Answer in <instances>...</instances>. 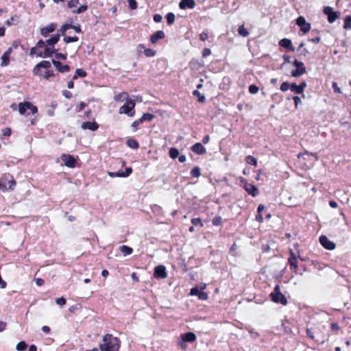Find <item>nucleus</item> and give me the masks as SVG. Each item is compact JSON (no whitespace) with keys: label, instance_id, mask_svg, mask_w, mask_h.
I'll return each mask as SVG.
<instances>
[{"label":"nucleus","instance_id":"obj_1","mask_svg":"<svg viewBox=\"0 0 351 351\" xmlns=\"http://www.w3.org/2000/svg\"><path fill=\"white\" fill-rule=\"evenodd\" d=\"M121 341L110 334H107L103 337V342L100 343L99 348L101 351H119Z\"/></svg>","mask_w":351,"mask_h":351},{"label":"nucleus","instance_id":"obj_2","mask_svg":"<svg viewBox=\"0 0 351 351\" xmlns=\"http://www.w3.org/2000/svg\"><path fill=\"white\" fill-rule=\"evenodd\" d=\"M271 300L275 303H280L282 305L287 304V300L285 295L280 291V287L279 285H276L273 292L270 293Z\"/></svg>","mask_w":351,"mask_h":351},{"label":"nucleus","instance_id":"obj_3","mask_svg":"<svg viewBox=\"0 0 351 351\" xmlns=\"http://www.w3.org/2000/svg\"><path fill=\"white\" fill-rule=\"evenodd\" d=\"M134 107L135 102L134 100H127V101H125V103L121 107H120L119 112V114H125L130 117H132L135 114Z\"/></svg>","mask_w":351,"mask_h":351},{"label":"nucleus","instance_id":"obj_4","mask_svg":"<svg viewBox=\"0 0 351 351\" xmlns=\"http://www.w3.org/2000/svg\"><path fill=\"white\" fill-rule=\"evenodd\" d=\"M206 287V283H200L191 289L190 295L197 296L201 300H206L208 299V294L204 291Z\"/></svg>","mask_w":351,"mask_h":351},{"label":"nucleus","instance_id":"obj_5","mask_svg":"<svg viewBox=\"0 0 351 351\" xmlns=\"http://www.w3.org/2000/svg\"><path fill=\"white\" fill-rule=\"evenodd\" d=\"M53 54V51L51 47H46L43 50L38 49L36 47H34L31 49L29 55L32 58L34 57H40L45 58L48 56H51Z\"/></svg>","mask_w":351,"mask_h":351},{"label":"nucleus","instance_id":"obj_6","mask_svg":"<svg viewBox=\"0 0 351 351\" xmlns=\"http://www.w3.org/2000/svg\"><path fill=\"white\" fill-rule=\"evenodd\" d=\"M49 67H34L33 73L35 75H38L40 77L49 80L50 77L53 76V71L49 70Z\"/></svg>","mask_w":351,"mask_h":351},{"label":"nucleus","instance_id":"obj_7","mask_svg":"<svg viewBox=\"0 0 351 351\" xmlns=\"http://www.w3.org/2000/svg\"><path fill=\"white\" fill-rule=\"evenodd\" d=\"M18 110L20 114H24L27 110H29L32 114L38 112V108L29 101H25L19 104Z\"/></svg>","mask_w":351,"mask_h":351},{"label":"nucleus","instance_id":"obj_8","mask_svg":"<svg viewBox=\"0 0 351 351\" xmlns=\"http://www.w3.org/2000/svg\"><path fill=\"white\" fill-rule=\"evenodd\" d=\"M296 24L304 34L307 33L311 29V24L307 23L305 18L302 16L296 19Z\"/></svg>","mask_w":351,"mask_h":351},{"label":"nucleus","instance_id":"obj_9","mask_svg":"<svg viewBox=\"0 0 351 351\" xmlns=\"http://www.w3.org/2000/svg\"><path fill=\"white\" fill-rule=\"evenodd\" d=\"M324 13L328 16V21L332 23L339 16L337 12H335L332 8L326 7L324 9Z\"/></svg>","mask_w":351,"mask_h":351},{"label":"nucleus","instance_id":"obj_10","mask_svg":"<svg viewBox=\"0 0 351 351\" xmlns=\"http://www.w3.org/2000/svg\"><path fill=\"white\" fill-rule=\"evenodd\" d=\"M182 340L183 342L180 343V346L182 348H186V345L184 342H193L196 339V335L191 332H186L181 336Z\"/></svg>","mask_w":351,"mask_h":351},{"label":"nucleus","instance_id":"obj_11","mask_svg":"<svg viewBox=\"0 0 351 351\" xmlns=\"http://www.w3.org/2000/svg\"><path fill=\"white\" fill-rule=\"evenodd\" d=\"M61 160L64 162V165L68 167L73 168L75 167L76 160L71 155L62 154L61 156Z\"/></svg>","mask_w":351,"mask_h":351},{"label":"nucleus","instance_id":"obj_12","mask_svg":"<svg viewBox=\"0 0 351 351\" xmlns=\"http://www.w3.org/2000/svg\"><path fill=\"white\" fill-rule=\"evenodd\" d=\"M319 242L322 245L326 250H332L335 248V244L330 241L326 236H321L319 237Z\"/></svg>","mask_w":351,"mask_h":351},{"label":"nucleus","instance_id":"obj_13","mask_svg":"<svg viewBox=\"0 0 351 351\" xmlns=\"http://www.w3.org/2000/svg\"><path fill=\"white\" fill-rule=\"evenodd\" d=\"M154 276L156 278L164 279L167 278L166 268L163 265L156 266L154 269Z\"/></svg>","mask_w":351,"mask_h":351},{"label":"nucleus","instance_id":"obj_14","mask_svg":"<svg viewBox=\"0 0 351 351\" xmlns=\"http://www.w3.org/2000/svg\"><path fill=\"white\" fill-rule=\"evenodd\" d=\"M57 27V24L52 23L49 24L48 25L43 27L40 29V34L44 37H47L49 36V34L51 32H53L56 28Z\"/></svg>","mask_w":351,"mask_h":351},{"label":"nucleus","instance_id":"obj_15","mask_svg":"<svg viewBox=\"0 0 351 351\" xmlns=\"http://www.w3.org/2000/svg\"><path fill=\"white\" fill-rule=\"evenodd\" d=\"M195 6V1L194 0H181L179 3V7L182 10L193 9Z\"/></svg>","mask_w":351,"mask_h":351},{"label":"nucleus","instance_id":"obj_16","mask_svg":"<svg viewBox=\"0 0 351 351\" xmlns=\"http://www.w3.org/2000/svg\"><path fill=\"white\" fill-rule=\"evenodd\" d=\"M243 187L245 190L247 192V193L251 195L252 196L256 197L258 195V189L254 184L245 183Z\"/></svg>","mask_w":351,"mask_h":351},{"label":"nucleus","instance_id":"obj_17","mask_svg":"<svg viewBox=\"0 0 351 351\" xmlns=\"http://www.w3.org/2000/svg\"><path fill=\"white\" fill-rule=\"evenodd\" d=\"M279 45L287 49L289 51H294L295 48L293 47L292 42L290 39L283 38L279 41Z\"/></svg>","mask_w":351,"mask_h":351},{"label":"nucleus","instance_id":"obj_18","mask_svg":"<svg viewBox=\"0 0 351 351\" xmlns=\"http://www.w3.org/2000/svg\"><path fill=\"white\" fill-rule=\"evenodd\" d=\"M12 52V47H10L1 56V66H6L10 63V56Z\"/></svg>","mask_w":351,"mask_h":351},{"label":"nucleus","instance_id":"obj_19","mask_svg":"<svg viewBox=\"0 0 351 351\" xmlns=\"http://www.w3.org/2000/svg\"><path fill=\"white\" fill-rule=\"evenodd\" d=\"M191 150L197 154H204L206 153V148L200 143H196L191 147Z\"/></svg>","mask_w":351,"mask_h":351},{"label":"nucleus","instance_id":"obj_20","mask_svg":"<svg viewBox=\"0 0 351 351\" xmlns=\"http://www.w3.org/2000/svg\"><path fill=\"white\" fill-rule=\"evenodd\" d=\"M81 127L84 130H90L91 131H95L98 128V125L95 121H86L82 123Z\"/></svg>","mask_w":351,"mask_h":351},{"label":"nucleus","instance_id":"obj_21","mask_svg":"<svg viewBox=\"0 0 351 351\" xmlns=\"http://www.w3.org/2000/svg\"><path fill=\"white\" fill-rule=\"evenodd\" d=\"M60 39V34H55L53 35L51 38L47 39L46 40V43L49 45V47H51L52 51H53V53H54V45L56 44L58 40Z\"/></svg>","mask_w":351,"mask_h":351},{"label":"nucleus","instance_id":"obj_22","mask_svg":"<svg viewBox=\"0 0 351 351\" xmlns=\"http://www.w3.org/2000/svg\"><path fill=\"white\" fill-rule=\"evenodd\" d=\"M165 37V33L162 30L157 31L155 34L151 36V42L156 43L159 39H162Z\"/></svg>","mask_w":351,"mask_h":351},{"label":"nucleus","instance_id":"obj_23","mask_svg":"<svg viewBox=\"0 0 351 351\" xmlns=\"http://www.w3.org/2000/svg\"><path fill=\"white\" fill-rule=\"evenodd\" d=\"M285 63H291L293 62L294 66H304V64L302 62L298 61L296 59L291 58L289 56H284Z\"/></svg>","mask_w":351,"mask_h":351},{"label":"nucleus","instance_id":"obj_24","mask_svg":"<svg viewBox=\"0 0 351 351\" xmlns=\"http://www.w3.org/2000/svg\"><path fill=\"white\" fill-rule=\"evenodd\" d=\"M114 100L116 101L123 102V101H127V100H129L128 99V94L126 92H121L117 95L114 97Z\"/></svg>","mask_w":351,"mask_h":351},{"label":"nucleus","instance_id":"obj_25","mask_svg":"<svg viewBox=\"0 0 351 351\" xmlns=\"http://www.w3.org/2000/svg\"><path fill=\"white\" fill-rule=\"evenodd\" d=\"M305 73V67H295V69L291 71V75L293 77H297L303 75Z\"/></svg>","mask_w":351,"mask_h":351},{"label":"nucleus","instance_id":"obj_26","mask_svg":"<svg viewBox=\"0 0 351 351\" xmlns=\"http://www.w3.org/2000/svg\"><path fill=\"white\" fill-rule=\"evenodd\" d=\"M119 250L124 256L130 255L132 253L133 250L132 247L127 245H121L119 247Z\"/></svg>","mask_w":351,"mask_h":351},{"label":"nucleus","instance_id":"obj_27","mask_svg":"<svg viewBox=\"0 0 351 351\" xmlns=\"http://www.w3.org/2000/svg\"><path fill=\"white\" fill-rule=\"evenodd\" d=\"M238 32L239 34L243 37H247L250 34L248 30L244 27V25H241L239 27Z\"/></svg>","mask_w":351,"mask_h":351},{"label":"nucleus","instance_id":"obj_28","mask_svg":"<svg viewBox=\"0 0 351 351\" xmlns=\"http://www.w3.org/2000/svg\"><path fill=\"white\" fill-rule=\"evenodd\" d=\"M86 75V72L82 69H77L75 71V74L73 75V79L75 80L78 77H83Z\"/></svg>","mask_w":351,"mask_h":351},{"label":"nucleus","instance_id":"obj_29","mask_svg":"<svg viewBox=\"0 0 351 351\" xmlns=\"http://www.w3.org/2000/svg\"><path fill=\"white\" fill-rule=\"evenodd\" d=\"M127 145L131 147V148H133V149H137L138 147V143L137 142V141L134 140V139H128L127 141Z\"/></svg>","mask_w":351,"mask_h":351},{"label":"nucleus","instance_id":"obj_30","mask_svg":"<svg viewBox=\"0 0 351 351\" xmlns=\"http://www.w3.org/2000/svg\"><path fill=\"white\" fill-rule=\"evenodd\" d=\"M169 156L171 158H173V159H175L177 157H178L179 156V151H178V149H176V148H174V147H171L169 149Z\"/></svg>","mask_w":351,"mask_h":351},{"label":"nucleus","instance_id":"obj_31","mask_svg":"<svg viewBox=\"0 0 351 351\" xmlns=\"http://www.w3.org/2000/svg\"><path fill=\"white\" fill-rule=\"evenodd\" d=\"M167 23L168 25H172L175 21V15L172 12H169L166 16Z\"/></svg>","mask_w":351,"mask_h":351},{"label":"nucleus","instance_id":"obj_32","mask_svg":"<svg viewBox=\"0 0 351 351\" xmlns=\"http://www.w3.org/2000/svg\"><path fill=\"white\" fill-rule=\"evenodd\" d=\"M191 174L193 177L199 178L201 176V171L199 167H195L191 171Z\"/></svg>","mask_w":351,"mask_h":351},{"label":"nucleus","instance_id":"obj_33","mask_svg":"<svg viewBox=\"0 0 351 351\" xmlns=\"http://www.w3.org/2000/svg\"><path fill=\"white\" fill-rule=\"evenodd\" d=\"M154 115L153 114L144 113L140 119L142 121V122L144 121H150L154 119Z\"/></svg>","mask_w":351,"mask_h":351},{"label":"nucleus","instance_id":"obj_34","mask_svg":"<svg viewBox=\"0 0 351 351\" xmlns=\"http://www.w3.org/2000/svg\"><path fill=\"white\" fill-rule=\"evenodd\" d=\"M343 28L346 29H351V16H348L344 20Z\"/></svg>","mask_w":351,"mask_h":351},{"label":"nucleus","instance_id":"obj_35","mask_svg":"<svg viewBox=\"0 0 351 351\" xmlns=\"http://www.w3.org/2000/svg\"><path fill=\"white\" fill-rule=\"evenodd\" d=\"M290 90L296 94H302L301 89L299 88V85L295 83L291 84Z\"/></svg>","mask_w":351,"mask_h":351},{"label":"nucleus","instance_id":"obj_36","mask_svg":"<svg viewBox=\"0 0 351 351\" xmlns=\"http://www.w3.org/2000/svg\"><path fill=\"white\" fill-rule=\"evenodd\" d=\"M245 160H246L247 163H248L250 165H254V166H256L257 165V160L252 156H247L246 157Z\"/></svg>","mask_w":351,"mask_h":351},{"label":"nucleus","instance_id":"obj_37","mask_svg":"<svg viewBox=\"0 0 351 351\" xmlns=\"http://www.w3.org/2000/svg\"><path fill=\"white\" fill-rule=\"evenodd\" d=\"M193 95L196 96L198 98V101L199 102H204L205 101V97L202 95L197 90H195L193 93Z\"/></svg>","mask_w":351,"mask_h":351},{"label":"nucleus","instance_id":"obj_38","mask_svg":"<svg viewBox=\"0 0 351 351\" xmlns=\"http://www.w3.org/2000/svg\"><path fill=\"white\" fill-rule=\"evenodd\" d=\"M27 343L25 341H22L17 343L16 349L18 351H23L27 348Z\"/></svg>","mask_w":351,"mask_h":351},{"label":"nucleus","instance_id":"obj_39","mask_svg":"<svg viewBox=\"0 0 351 351\" xmlns=\"http://www.w3.org/2000/svg\"><path fill=\"white\" fill-rule=\"evenodd\" d=\"M304 45L305 44L303 43H301L299 46H298V51L301 53V54H303V55H306L307 53H308V50L304 48Z\"/></svg>","mask_w":351,"mask_h":351},{"label":"nucleus","instance_id":"obj_40","mask_svg":"<svg viewBox=\"0 0 351 351\" xmlns=\"http://www.w3.org/2000/svg\"><path fill=\"white\" fill-rule=\"evenodd\" d=\"M289 263L291 267L296 269L298 267L297 258H289Z\"/></svg>","mask_w":351,"mask_h":351},{"label":"nucleus","instance_id":"obj_41","mask_svg":"<svg viewBox=\"0 0 351 351\" xmlns=\"http://www.w3.org/2000/svg\"><path fill=\"white\" fill-rule=\"evenodd\" d=\"M78 40V38L77 36H65L64 38V41L66 43H72V42H76Z\"/></svg>","mask_w":351,"mask_h":351},{"label":"nucleus","instance_id":"obj_42","mask_svg":"<svg viewBox=\"0 0 351 351\" xmlns=\"http://www.w3.org/2000/svg\"><path fill=\"white\" fill-rule=\"evenodd\" d=\"M87 9H88V6L86 5H82L81 6H80L77 10L73 11V12L75 14H80V13H82V12H84L85 11H86Z\"/></svg>","mask_w":351,"mask_h":351},{"label":"nucleus","instance_id":"obj_43","mask_svg":"<svg viewBox=\"0 0 351 351\" xmlns=\"http://www.w3.org/2000/svg\"><path fill=\"white\" fill-rule=\"evenodd\" d=\"M144 53L147 57H153L155 55L156 51L152 49H146L144 50Z\"/></svg>","mask_w":351,"mask_h":351},{"label":"nucleus","instance_id":"obj_44","mask_svg":"<svg viewBox=\"0 0 351 351\" xmlns=\"http://www.w3.org/2000/svg\"><path fill=\"white\" fill-rule=\"evenodd\" d=\"M258 87L254 84H252L249 87V92L251 94H256L258 92Z\"/></svg>","mask_w":351,"mask_h":351},{"label":"nucleus","instance_id":"obj_45","mask_svg":"<svg viewBox=\"0 0 351 351\" xmlns=\"http://www.w3.org/2000/svg\"><path fill=\"white\" fill-rule=\"evenodd\" d=\"M191 223L194 226H199L201 227L203 226V223H202V221L200 218H193V219H192Z\"/></svg>","mask_w":351,"mask_h":351},{"label":"nucleus","instance_id":"obj_46","mask_svg":"<svg viewBox=\"0 0 351 351\" xmlns=\"http://www.w3.org/2000/svg\"><path fill=\"white\" fill-rule=\"evenodd\" d=\"M71 27V23L70 24H64L62 25L60 31L62 35H64L66 31Z\"/></svg>","mask_w":351,"mask_h":351},{"label":"nucleus","instance_id":"obj_47","mask_svg":"<svg viewBox=\"0 0 351 351\" xmlns=\"http://www.w3.org/2000/svg\"><path fill=\"white\" fill-rule=\"evenodd\" d=\"M291 84L287 82H283L280 86V90L282 91H287L290 89Z\"/></svg>","mask_w":351,"mask_h":351},{"label":"nucleus","instance_id":"obj_48","mask_svg":"<svg viewBox=\"0 0 351 351\" xmlns=\"http://www.w3.org/2000/svg\"><path fill=\"white\" fill-rule=\"evenodd\" d=\"M129 7L132 10H135L137 8V2L136 0H128Z\"/></svg>","mask_w":351,"mask_h":351},{"label":"nucleus","instance_id":"obj_49","mask_svg":"<svg viewBox=\"0 0 351 351\" xmlns=\"http://www.w3.org/2000/svg\"><path fill=\"white\" fill-rule=\"evenodd\" d=\"M79 0H71L68 2V7L69 8H75L79 4Z\"/></svg>","mask_w":351,"mask_h":351},{"label":"nucleus","instance_id":"obj_50","mask_svg":"<svg viewBox=\"0 0 351 351\" xmlns=\"http://www.w3.org/2000/svg\"><path fill=\"white\" fill-rule=\"evenodd\" d=\"M132 172V169L130 167H128L125 169V171H123V174H120V176H122V178H126L128 177L131 173Z\"/></svg>","mask_w":351,"mask_h":351},{"label":"nucleus","instance_id":"obj_51","mask_svg":"<svg viewBox=\"0 0 351 351\" xmlns=\"http://www.w3.org/2000/svg\"><path fill=\"white\" fill-rule=\"evenodd\" d=\"M45 42H44L43 40H40L38 41V43H36V46L38 49H45Z\"/></svg>","mask_w":351,"mask_h":351},{"label":"nucleus","instance_id":"obj_52","mask_svg":"<svg viewBox=\"0 0 351 351\" xmlns=\"http://www.w3.org/2000/svg\"><path fill=\"white\" fill-rule=\"evenodd\" d=\"M56 303L58 305H60V306H64L66 304V300H65V298H64L62 297V298H59L56 299Z\"/></svg>","mask_w":351,"mask_h":351},{"label":"nucleus","instance_id":"obj_53","mask_svg":"<svg viewBox=\"0 0 351 351\" xmlns=\"http://www.w3.org/2000/svg\"><path fill=\"white\" fill-rule=\"evenodd\" d=\"M108 176L111 178H114V177H120V178H122V176H120V174H123V171H118V172H108Z\"/></svg>","mask_w":351,"mask_h":351},{"label":"nucleus","instance_id":"obj_54","mask_svg":"<svg viewBox=\"0 0 351 351\" xmlns=\"http://www.w3.org/2000/svg\"><path fill=\"white\" fill-rule=\"evenodd\" d=\"M11 133H12V130H11V128H5L2 130L3 136H10Z\"/></svg>","mask_w":351,"mask_h":351},{"label":"nucleus","instance_id":"obj_55","mask_svg":"<svg viewBox=\"0 0 351 351\" xmlns=\"http://www.w3.org/2000/svg\"><path fill=\"white\" fill-rule=\"evenodd\" d=\"M332 87L335 93H341L340 88L338 86V85L336 82H332Z\"/></svg>","mask_w":351,"mask_h":351},{"label":"nucleus","instance_id":"obj_56","mask_svg":"<svg viewBox=\"0 0 351 351\" xmlns=\"http://www.w3.org/2000/svg\"><path fill=\"white\" fill-rule=\"evenodd\" d=\"M294 101L295 107L298 108V105L301 103V99L298 96H295L293 97Z\"/></svg>","mask_w":351,"mask_h":351},{"label":"nucleus","instance_id":"obj_57","mask_svg":"<svg viewBox=\"0 0 351 351\" xmlns=\"http://www.w3.org/2000/svg\"><path fill=\"white\" fill-rule=\"evenodd\" d=\"M208 38V35L206 32H203L199 35V39L202 41H205Z\"/></svg>","mask_w":351,"mask_h":351},{"label":"nucleus","instance_id":"obj_58","mask_svg":"<svg viewBox=\"0 0 351 351\" xmlns=\"http://www.w3.org/2000/svg\"><path fill=\"white\" fill-rule=\"evenodd\" d=\"M162 19V16H161L160 14H155V15L154 16V21L156 23H160V22H161Z\"/></svg>","mask_w":351,"mask_h":351},{"label":"nucleus","instance_id":"obj_59","mask_svg":"<svg viewBox=\"0 0 351 351\" xmlns=\"http://www.w3.org/2000/svg\"><path fill=\"white\" fill-rule=\"evenodd\" d=\"M55 58L56 59L65 60L66 59V55L62 54V53H55Z\"/></svg>","mask_w":351,"mask_h":351},{"label":"nucleus","instance_id":"obj_60","mask_svg":"<svg viewBox=\"0 0 351 351\" xmlns=\"http://www.w3.org/2000/svg\"><path fill=\"white\" fill-rule=\"evenodd\" d=\"M56 104H52V109H49L47 110V114L50 117H53L54 115V108H56Z\"/></svg>","mask_w":351,"mask_h":351},{"label":"nucleus","instance_id":"obj_61","mask_svg":"<svg viewBox=\"0 0 351 351\" xmlns=\"http://www.w3.org/2000/svg\"><path fill=\"white\" fill-rule=\"evenodd\" d=\"M211 53V51L210 49L208 48H205L204 50H203V52H202V55L204 57H206V56H208Z\"/></svg>","mask_w":351,"mask_h":351},{"label":"nucleus","instance_id":"obj_62","mask_svg":"<svg viewBox=\"0 0 351 351\" xmlns=\"http://www.w3.org/2000/svg\"><path fill=\"white\" fill-rule=\"evenodd\" d=\"M306 87V83L303 81L300 85H299V88L301 89V93L302 94L304 92V88Z\"/></svg>","mask_w":351,"mask_h":351},{"label":"nucleus","instance_id":"obj_63","mask_svg":"<svg viewBox=\"0 0 351 351\" xmlns=\"http://www.w3.org/2000/svg\"><path fill=\"white\" fill-rule=\"evenodd\" d=\"M44 282H45V281H44V280H43V279H42V278H36V285H38V286H42V285H44Z\"/></svg>","mask_w":351,"mask_h":351},{"label":"nucleus","instance_id":"obj_64","mask_svg":"<svg viewBox=\"0 0 351 351\" xmlns=\"http://www.w3.org/2000/svg\"><path fill=\"white\" fill-rule=\"evenodd\" d=\"M86 104L84 102H82L81 101L78 105H77V108H78V110L79 111H81L82 110H83L85 107H86Z\"/></svg>","mask_w":351,"mask_h":351}]
</instances>
